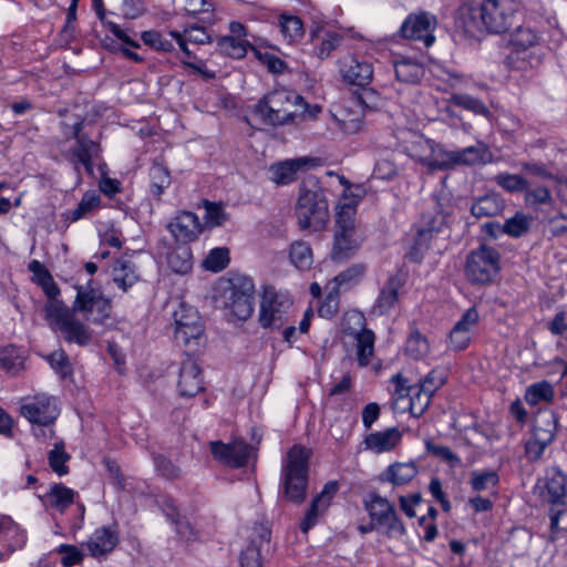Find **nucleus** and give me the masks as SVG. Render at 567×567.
<instances>
[{"label": "nucleus", "instance_id": "17", "mask_svg": "<svg viewBox=\"0 0 567 567\" xmlns=\"http://www.w3.org/2000/svg\"><path fill=\"white\" fill-rule=\"evenodd\" d=\"M450 214L451 210L444 208L439 200L435 203L433 210L422 214L421 227L414 239L415 249L424 250L427 248V244L432 239L433 234L442 230Z\"/></svg>", "mask_w": 567, "mask_h": 567}, {"label": "nucleus", "instance_id": "62", "mask_svg": "<svg viewBox=\"0 0 567 567\" xmlns=\"http://www.w3.org/2000/svg\"><path fill=\"white\" fill-rule=\"evenodd\" d=\"M0 368L11 374H16L22 368V359L13 348H6L0 351Z\"/></svg>", "mask_w": 567, "mask_h": 567}, {"label": "nucleus", "instance_id": "26", "mask_svg": "<svg viewBox=\"0 0 567 567\" xmlns=\"http://www.w3.org/2000/svg\"><path fill=\"white\" fill-rule=\"evenodd\" d=\"M311 162L313 159L299 157L275 163L269 167V179L277 185L290 184L297 178V173Z\"/></svg>", "mask_w": 567, "mask_h": 567}, {"label": "nucleus", "instance_id": "25", "mask_svg": "<svg viewBox=\"0 0 567 567\" xmlns=\"http://www.w3.org/2000/svg\"><path fill=\"white\" fill-rule=\"evenodd\" d=\"M355 359L359 368H365L373 364V369L378 371L381 368V361L374 362V342L375 334L368 328L353 333Z\"/></svg>", "mask_w": 567, "mask_h": 567}, {"label": "nucleus", "instance_id": "31", "mask_svg": "<svg viewBox=\"0 0 567 567\" xmlns=\"http://www.w3.org/2000/svg\"><path fill=\"white\" fill-rule=\"evenodd\" d=\"M505 199L497 193H488L475 198L471 205V214L476 218L495 217L503 213Z\"/></svg>", "mask_w": 567, "mask_h": 567}, {"label": "nucleus", "instance_id": "32", "mask_svg": "<svg viewBox=\"0 0 567 567\" xmlns=\"http://www.w3.org/2000/svg\"><path fill=\"white\" fill-rule=\"evenodd\" d=\"M0 543L10 551L21 549L27 543V534L10 518L3 517L0 524Z\"/></svg>", "mask_w": 567, "mask_h": 567}, {"label": "nucleus", "instance_id": "55", "mask_svg": "<svg viewBox=\"0 0 567 567\" xmlns=\"http://www.w3.org/2000/svg\"><path fill=\"white\" fill-rule=\"evenodd\" d=\"M524 202L527 206L538 205H551L554 198L550 190L546 186H537L535 188H528L524 192Z\"/></svg>", "mask_w": 567, "mask_h": 567}, {"label": "nucleus", "instance_id": "2", "mask_svg": "<svg viewBox=\"0 0 567 567\" xmlns=\"http://www.w3.org/2000/svg\"><path fill=\"white\" fill-rule=\"evenodd\" d=\"M357 202L340 205L336 217L331 258L337 262L352 258L360 249L364 235L355 221Z\"/></svg>", "mask_w": 567, "mask_h": 567}, {"label": "nucleus", "instance_id": "21", "mask_svg": "<svg viewBox=\"0 0 567 567\" xmlns=\"http://www.w3.org/2000/svg\"><path fill=\"white\" fill-rule=\"evenodd\" d=\"M203 388L202 371L197 362L187 357L181 364L177 390L181 396H195Z\"/></svg>", "mask_w": 567, "mask_h": 567}, {"label": "nucleus", "instance_id": "38", "mask_svg": "<svg viewBox=\"0 0 567 567\" xmlns=\"http://www.w3.org/2000/svg\"><path fill=\"white\" fill-rule=\"evenodd\" d=\"M546 491L548 502L553 505L563 504L567 495V476L559 470L548 472Z\"/></svg>", "mask_w": 567, "mask_h": 567}, {"label": "nucleus", "instance_id": "7", "mask_svg": "<svg viewBox=\"0 0 567 567\" xmlns=\"http://www.w3.org/2000/svg\"><path fill=\"white\" fill-rule=\"evenodd\" d=\"M501 256L498 251L487 245H481L472 250L465 262V276L473 285H488L499 272Z\"/></svg>", "mask_w": 567, "mask_h": 567}, {"label": "nucleus", "instance_id": "16", "mask_svg": "<svg viewBox=\"0 0 567 567\" xmlns=\"http://www.w3.org/2000/svg\"><path fill=\"white\" fill-rule=\"evenodd\" d=\"M271 530L265 524H256L247 547L241 551V567H261L264 556L270 550Z\"/></svg>", "mask_w": 567, "mask_h": 567}, {"label": "nucleus", "instance_id": "14", "mask_svg": "<svg viewBox=\"0 0 567 567\" xmlns=\"http://www.w3.org/2000/svg\"><path fill=\"white\" fill-rule=\"evenodd\" d=\"M83 125L82 120L75 121L71 126L65 124L64 135L75 140L71 153L76 158V164L83 165L87 174H93V158L100 154V144L82 133Z\"/></svg>", "mask_w": 567, "mask_h": 567}, {"label": "nucleus", "instance_id": "42", "mask_svg": "<svg viewBox=\"0 0 567 567\" xmlns=\"http://www.w3.org/2000/svg\"><path fill=\"white\" fill-rule=\"evenodd\" d=\"M75 492L62 484H53L47 494L49 506L63 513L74 502Z\"/></svg>", "mask_w": 567, "mask_h": 567}, {"label": "nucleus", "instance_id": "40", "mask_svg": "<svg viewBox=\"0 0 567 567\" xmlns=\"http://www.w3.org/2000/svg\"><path fill=\"white\" fill-rule=\"evenodd\" d=\"M167 265L175 274L185 275L193 268V255L186 244L176 246L167 256Z\"/></svg>", "mask_w": 567, "mask_h": 567}, {"label": "nucleus", "instance_id": "39", "mask_svg": "<svg viewBox=\"0 0 567 567\" xmlns=\"http://www.w3.org/2000/svg\"><path fill=\"white\" fill-rule=\"evenodd\" d=\"M555 389L548 381H538L527 386L524 400L530 406L549 404L554 401Z\"/></svg>", "mask_w": 567, "mask_h": 567}, {"label": "nucleus", "instance_id": "10", "mask_svg": "<svg viewBox=\"0 0 567 567\" xmlns=\"http://www.w3.org/2000/svg\"><path fill=\"white\" fill-rule=\"evenodd\" d=\"M175 331L174 337L178 344L187 348L198 346V340L204 333L198 311L185 302H181L173 313Z\"/></svg>", "mask_w": 567, "mask_h": 567}, {"label": "nucleus", "instance_id": "1", "mask_svg": "<svg viewBox=\"0 0 567 567\" xmlns=\"http://www.w3.org/2000/svg\"><path fill=\"white\" fill-rule=\"evenodd\" d=\"M518 9L516 0H483L478 7L470 10L466 31L504 33L516 22Z\"/></svg>", "mask_w": 567, "mask_h": 567}, {"label": "nucleus", "instance_id": "41", "mask_svg": "<svg viewBox=\"0 0 567 567\" xmlns=\"http://www.w3.org/2000/svg\"><path fill=\"white\" fill-rule=\"evenodd\" d=\"M249 42L236 37L223 35L216 38V50L233 59H241L247 54Z\"/></svg>", "mask_w": 567, "mask_h": 567}, {"label": "nucleus", "instance_id": "12", "mask_svg": "<svg viewBox=\"0 0 567 567\" xmlns=\"http://www.w3.org/2000/svg\"><path fill=\"white\" fill-rule=\"evenodd\" d=\"M20 412L33 425L47 426L54 423L60 410L54 396L42 393L24 400Z\"/></svg>", "mask_w": 567, "mask_h": 567}, {"label": "nucleus", "instance_id": "57", "mask_svg": "<svg viewBox=\"0 0 567 567\" xmlns=\"http://www.w3.org/2000/svg\"><path fill=\"white\" fill-rule=\"evenodd\" d=\"M447 380V373L444 369H433L420 383L421 390L425 391L426 393L433 394L445 384Z\"/></svg>", "mask_w": 567, "mask_h": 567}, {"label": "nucleus", "instance_id": "47", "mask_svg": "<svg viewBox=\"0 0 567 567\" xmlns=\"http://www.w3.org/2000/svg\"><path fill=\"white\" fill-rule=\"evenodd\" d=\"M487 155V148L483 143L468 146L457 151V155L452 157L457 165H476L484 163Z\"/></svg>", "mask_w": 567, "mask_h": 567}, {"label": "nucleus", "instance_id": "5", "mask_svg": "<svg viewBox=\"0 0 567 567\" xmlns=\"http://www.w3.org/2000/svg\"><path fill=\"white\" fill-rule=\"evenodd\" d=\"M45 317L50 326L60 331L69 343L85 347L92 341L91 331L62 301H49L45 305Z\"/></svg>", "mask_w": 567, "mask_h": 567}, {"label": "nucleus", "instance_id": "34", "mask_svg": "<svg viewBox=\"0 0 567 567\" xmlns=\"http://www.w3.org/2000/svg\"><path fill=\"white\" fill-rule=\"evenodd\" d=\"M417 473L419 470L414 462H396L388 466L385 472L382 474L381 480L390 482L396 486H402L410 483Z\"/></svg>", "mask_w": 567, "mask_h": 567}, {"label": "nucleus", "instance_id": "44", "mask_svg": "<svg viewBox=\"0 0 567 567\" xmlns=\"http://www.w3.org/2000/svg\"><path fill=\"white\" fill-rule=\"evenodd\" d=\"M450 103L470 111L476 115H482L484 117L491 116V111L485 105V103L482 100L467 93H453L450 97Z\"/></svg>", "mask_w": 567, "mask_h": 567}, {"label": "nucleus", "instance_id": "51", "mask_svg": "<svg viewBox=\"0 0 567 567\" xmlns=\"http://www.w3.org/2000/svg\"><path fill=\"white\" fill-rule=\"evenodd\" d=\"M312 38L320 39V44L317 49V55L319 59H327L333 50H336L342 42L343 38L341 34L331 31H323L320 37L318 32H312Z\"/></svg>", "mask_w": 567, "mask_h": 567}, {"label": "nucleus", "instance_id": "48", "mask_svg": "<svg viewBox=\"0 0 567 567\" xmlns=\"http://www.w3.org/2000/svg\"><path fill=\"white\" fill-rule=\"evenodd\" d=\"M530 223L532 217L523 213H516L513 217L506 219L503 225V233L514 238L522 237L529 231Z\"/></svg>", "mask_w": 567, "mask_h": 567}, {"label": "nucleus", "instance_id": "20", "mask_svg": "<svg viewBox=\"0 0 567 567\" xmlns=\"http://www.w3.org/2000/svg\"><path fill=\"white\" fill-rule=\"evenodd\" d=\"M478 311L475 307L468 308L454 324L450 334V347L455 351L464 350L468 347L473 330L478 323Z\"/></svg>", "mask_w": 567, "mask_h": 567}, {"label": "nucleus", "instance_id": "37", "mask_svg": "<svg viewBox=\"0 0 567 567\" xmlns=\"http://www.w3.org/2000/svg\"><path fill=\"white\" fill-rule=\"evenodd\" d=\"M558 429V417L553 411H544L539 413L533 425L534 436L542 439L543 441H549L553 443L555 440Z\"/></svg>", "mask_w": 567, "mask_h": 567}, {"label": "nucleus", "instance_id": "6", "mask_svg": "<svg viewBox=\"0 0 567 567\" xmlns=\"http://www.w3.org/2000/svg\"><path fill=\"white\" fill-rule=\"evenodd\" d=\"M296 216L300 229L313 231L324 228L329 220L328 200L321 189L301 190L296 204Z\"/></svg>", "mask_w": 567, "mask_h": 567}, {"label": "nucleus", "instance_id": "24", "mask_svg": "<svg viewBox=\"0 0 567 567\" xmlns=\"http://www.w3.org/2000/svg\"><path fill=\"white\" fill-rule=\"evenodd\" d=\"M404 285L400 271L389 276L373 306V312L380 316L390 313L399 302V291Z\"/></svg>", "mask_w": 567, "mask_h": 567}, {"label": "nucleus", "instance_id": "60", "mask_svg": "<svg viewBox=\"0 0 567 567\" xmlns=\"http://www.w3.org/2000/svg\"><path fill=\"white\" fill-rule=\"evenodd\" d=\"M100 205V195L95 192H87L83 195L81 202L78 207L72 213V220L76 221L84 216H86L91 210L96 208Z\"/></svg>", "mask_w": 567, "mask_h": 567}, {"label": "nucleus", "instance_id": "50", "mask_svg": "<svg viewBox=\"0 0 567 567\" xmlns=\"http://www.w3.org/2000/svg\"><path fill=\"white\" fill-rule=\"evenodd\" d=\"M430 350L427 339L419 331H413L405 342V353L414 360L424 358Z\"/></svg>", "mask_w": 567, "mask_h": 567}, {"label": "nucleus", "instance_id": "45", "mask_svg": "<svg viewBox=\"0 0 567 567\" xmlns=\"http://www.w3.org/2000/svg\"><path fill=\"white\" fill-rule=\"evenodd\" d=\"M280 32L288 43L299 41L305 33L303 23L297 16L282 14L279 19Z\"/></svg>", "mask_w": 567, "mask_h": 567}, {"label": "nucleus", "instance_id": "11", "mask_svg": "<svg viewBox=\"0 0 567 567\" xmlns=\"http://www.w3.org/2000/svg\"><path fill=\"white\" fill-rule=\"evenodd\" d=\"M254 281L248 277H239L225 291V307L238 320H247L254 312Z\"/></svg>", "mask_w": 567, "mask_h": 567}, {"label": "nucleus", "instance_id": "49", "mask_svg": "<svg viewBox=\"0 0 567 567\" xmlns=\"http://www.w3.org/2000/svg\"><path fill=\"white\" fill-rule=\"evenodd\" d=\"M494 182L508 193H524L528 188V181L518 174L499 173Z\"/></svg>", "mask_w": 567, "mask_h": 567}, {"label": "nucleus", "instance_id": "46", "mask_svg": "<svg viewBox=\"0 0 567 567\" xmlns=\"http://www.w3.org/2000/svg\"><path fill=\"white\" fill-rule=\"evenodd\" d=\"M151 193L159 197L171 185V175L166 166L155 162L150 169Z\"/></svg>", "mask_w": 567, "mask_h": 567}, {"label": "nucleus", "instance_id": "8", "mask_svg": "<svg viewBox=\"0 0 567 567\" xmlns=\"http://www.w3.org/2000/svg\"><path fill=\"white\" fill-rule=\"evenodd\" d=\"M76 297L72 312H83L95 323H103L111 316L112 303L101 287L92 279L85 285L76 286Z\"/></svg>", "mask_w": 567, "mask_h": 567}, {"label": "nucleus", "instance_id": "52", "mask_svg": "<svg viewBox=\"0 0 567 567\" xmlns=\"http://www.w3.org/2000/svg\"><path fill=\"white\" fill-rule=\"evenodd\" d=\"M141 39L145 45L157 52L167 53L174 50L173 41L156 30L143 31Z\"/></svg>", "mask_w": 567, "mask_h": 567}, {"label": "nucleus", "instance_id": "64", "mask_svg": "<svg viewBox=\"0 0 567 567\" xmlns=\"http://www.w3.org/2000/svg\"><path fill=\"white\" fill-rule=\"evenodd\" d=\"M549 441H543L534 435L525 443V455L530 462L542 458L545 450L550 445Z\"/></svg>", "mask_w": 567, "mask_h": 567}, {"label": "nucleus", "instance_id": "43", "mask_svg": "<svg viewBox=\"0 0 567 567\" xmlns=\"http://www.w3.org/2000/svg\"><path fill=\"white\" fill-rule=\"evenodd\" d=\"M289 259L299 270L310 269L313 262V256L309 244L302 240L293 241L290 245Z\"/></svg>", "mask_w": 567, "mask_h": 567}, {"label": "nucleus", "instance_id": "33", "mask_svg": "<svg viewBox=\"0 0 567 567\" xmlns=\"http://www.w3.org/2000/svg\"><path fill=\"white\" fill-rule=\"evenodd\" d=\"M114 284L123 291L127 292L138 280L140 275L136 266L131 260L118 259L115 261L112 270Z\"/></svg>", "mask_w": 567, "mask_h": 567}, {"label": "nucleus", "instance_id": "15", "mask_svg": "<svg viewBox=\"0 0 567 567\" xmlns=\"http://www.w3.org/2000/svg\"><path fill=\"white\" fill-rule=\"evenodd\" d=\"M436 24L435 16L429 12L411 13L403 21L400 34L405 39L422 41L425 47H431L435 41L433 31Z\"/></svg>", "mask_w": 567, "mask_h": 567}, {"label": "nucleus", "instance_id": "63", "mask_svg": "<svg viewBox=\"0 0 567 567\" xmlns=\"http://www.w3.org/2000/svg\"><path fill=\"white\" fill-rule=\"evenodd\" d=\"M367 267L364 264H354L336 276L334 281L338 286L351 285L358 282L364 275Z\"/></svg>", "mask_w": 567, "mask_h": 567}, {"label": "nucleus", "instance_id": "13", "mask_svg": "<svg viewBox=\"0 0 567 567\" xmlns=\"http://www.w3.org/2000/svg\"><path fill=\"white\" fill-rule=\"evenodd\" d=\"M290 307L291 300L289 297L276 292L274 288H266L260 303V326L262 328L282 327Z\"/></svg>", "mask_w": 567, "mask_h": 567}, {"label": "nucleus", "instance_id": "9", "mask_svg": "<svg viewBox=\"0 0 567 567\" xmlns=\"http://www.w3.org/2000/svg\"><path fill=\"white\" fill-rule=\"evenodd\" d=\"M364 508L372 519L388 537H401L405 534V527L398 517L394 506L377 493H372L364 501Z\"/></svg>", "mask_w": 567, "mask_h": 567}, {"label": "nucleus", "instance_id": "19", "mask_svg": "<svg viewBox=\"0 0 567 567\" xmlns=\"http://www.w3.org/2000/svg\"><path fill=\"white\" fill-rule=\"evenodd\" d=\"M338 492V483L334 481L328 482L320 494H318L311 502L306 512L303 519L300 523L302 533H308L313 526L317 525L319 517H321L330 506L332 497Z\"/></svg>", "mask_w": 567, "mask_h": 567}, {"label": "nucleus", "instance_id": "36", "mask_svg": "<svg viewBox=\"0 0 567 567\" xmlns=\"http://www.w3.org/2000/svg\"><path fill=\"white\" fill-rule=\"evenodd\" d=\"M28 269L33 275V281L43 289L49 301L58 300L56 298L60 295V289L44 265L34 259L29 264Z\"/></svg>", "mask_w": 567, "mask_h": 567}, {"label": "nucleus", "instance_id": "29", "mask_svg": "<svg viewBox=\"0 0 567 567\" xmlns=\"http://www.w3.org/2000/svg\"><path fill=\"white\" fill-rule=\"evenodd\" d=\"M169 35L177 42L182 52L189 59L195 56L188 49V43L203 45L214 41L206 28L199 25L186 27L183 32L171 31Z\"/></svg>", "mask_w": 567, "mask_h": 567}, {"label": "nucleus", "instance_id": "27", "mask_svg": "<svg viewBox=\"0 0 567 567\" xmlns=\"http://www.w3.org/2000/svg\"><path fill=\"white\" fill-rule=\"evenodd\" d=\"M538 34L535 30H533L529 27H518L512 34H511V44L516 48L515 52H512L508 56L509 63L515 69L524 70L525 65L524 62L520 64L518 63V60L520 59V53L526 55L527 49L534 47L538 42ZM525 60V56L523 58V61Z\"/></svg>", "mask_w": 567, "mask_h": 567}, {"label": "nucleus", "instance_id": "3", "mask_svg": "<svg viewBox=\"0 0 567 567\" xmlns=\"http://www.w3.org/2000/svg\"><path fill=\"white\" fill-rule=\"evenodd\" d=\"M310 455L308 449L293 445L282 462L281 485L284 497L289 502L300 504L306 498Z\"/></svg>", "mask_w": 567, "mask_h": 567}, {"label": "nucleus", "instance_id": "35", "mask_svg": "<svg viewBox=\"0 0 567 567\" xmlns=\"http://www.w3.org/2000/svg\"><path fill=\"white\" fill-rule=\"evenodd\" d=\"M395 78L400 82L415 84L424 76L423 65L411 58H402L393 62Z\"/></svg>", "mask_w": 567, "mask_h": 567}, {"label": "nucleus", "instance_id": "30", "mask_svg": "<svg viewBox=\"0 0 567 567\" xmlns=\"http://www.w3.org/2000/svg\"><path fill=\"white\" fill-rule=\"evenodd\" d=\"M402 440V433L398 427H389L384 431L370 433L364 439L365 447L381 454L394 450Z\"/></svg>", "mask_w": 567, "mask_h": 567}, {"label": "nucleus", "instance_id": "22", "mask_svg": "<svg viewBox=\"0 0 567 567\" xmlns=\"http://www.w3.org/2000/svg\"><path fill=\"white\" fill-rule=\"evenodd\" d=\"M167 228L175 240L181 244L195 240L202 230L197 215L190 212L179 213L169 221Z\"/></svg>", "mask_w": 567, "mask_h": 567}, {"label": "nucleus", "instance_id": "23", "mask_svg": "<svg viewBox=\"0 0 567 567\" xmlns=\"http://www.w3.org/2000/svg\"><path fill=\"white\" fill-rule=\"evenodd\" d=\"M340 73L346 82L364 86L373 78V66L368 61H360L352 55H348L340 61Z\"/></svg>", "mask_w": 567, "mask_h": 567}, {"label": "nucleus", "instance_id": "56", "mask_svg": "<svg viewBox=\"0 0 567 567\" xmlns=\"http://www.w3.org/2000/svg\"><path fill=\"white\" fill-rule=\"evenodd\" d=\"M499 477L495 471H474L471 474V486L476 492H482L498 484Z\"/></svg>", "mask_w": 567, "mask_h": 567}, {"label": "nucleus", "instance_id": "54", "mask_svg": "<svg viewBox=\"0 0 567 567\" xmlns=\"http://www.w3.org/2000/svg\"><path fill=\"white\" fill-rule=\"evenodd\" d=\"M69 460L70 455L64 451L63 443H55L54 447L49 452V464L60 476L69 472V467L65 465Z\"/></svg>", "mask_w": 567, "mask_h": 567}, {"label": "nucleus", "instance_id": "58", "mask_svg": "<svg viewBox=\"0 0 567 567\" xmlns=\"http://www.w3.org/2000/svg\"><path fill=\"white\" fill-rule=\"evenodd\" d=\"M432 395L415 386L409 398V410L414 416H420L429 408Z\"/></svg>", "mask_w": 567, "mask_h": 567}, {"label": "nucleus", "instance_id": "61", "mask_svg": "<svg viewBox=\"0 0 567 567\" xmlns=\"http://www.w3.org/2000/svg\"><path fill=\"white\" fill-rule=\"evenodd\" d=\"M454 155H457V151H439L427 161L426 165L432 171L452 168L457 165V162L452 158Z\"/></svg>", "mask_w": 567, "mask_h": 567}, {"label": "nucleus", "instance_id": "28", "mask_svg": "<svg viewBox=\"0 0 567 567\" xmlns=\"http://www.w3.org/2000/svg\"><path fill=\"white\" fill-rule=\"evenodd\" d=\"M118 543L116 530L102 526L89 537L85 543L91 556L101 558L111 553Z\"/></svg>", "mask_w": 567, "mask_h": 567}, {"label": "nucleus", "instance_id": "18", "mask_svg": "<svg viewBox=\"0 0 567 567\" xmlns=\"http://www.w3.org/2000/svg\"><path fill=\"white\" fill-rule=\"evenodd\" d=\"M210 452L219 462L239 468L247 465L254 449L243 441H234L225 444L220 441L210 442Z\"/></svg>", "mask_w": 567, "mask_h": 567}, {"label": "nucleus", "instance_id": "4", "mask_svg": "<svg viewBox=\"0 0 567 567\" xmlns=\"http://www.w3.org/2000/svg\"><path fill=\"white\" fill-rule=\"evenodd\" d=\"M302 102V96L287 90H275L266 94L254 109V113L264 124L278 126L295 122L297 116L292 107Z\"/></svg>", "mask_w": 567, "mask_h": 567}, {"label": "nucleus", "instance_id": "59", "mask_svg": "<svg viewBox=\"0 0 567 567\" xmlns=\"http://www.w3.org/2000/svg\"><path fill=\"white\" fill-rule=\"evenodd\" d=\"M228 219L221 204L205 202V223L209 227L221 226Z\"/></svg>", "mask_w": 567, "mask_h": 567}, {"label": "nucleus", "instance_id": "53", "mask_svg": "<svg viewBox=\"0 0 567 567\" xmlns=\"http://www.w3.org/2000/svg\"><path fill=\"white\" fill-rule=\"evenodd\" d=\"M229 264V250L224 247L214 248L209 251L203 266L205 269L213 272H219L224 270Z\"/></svg>", "mask_w": 567, "mask_h": 567}]
</instances>
